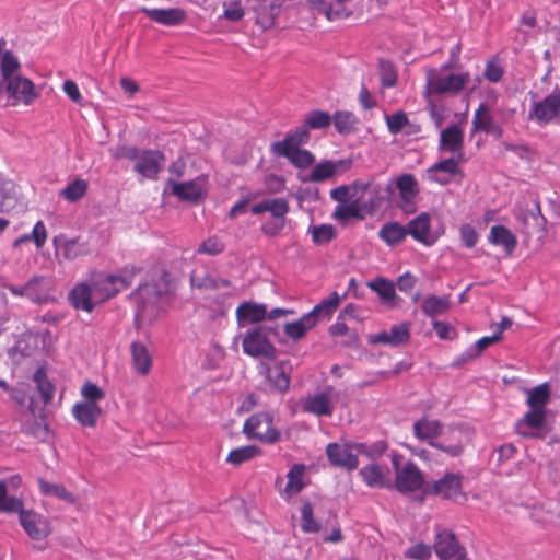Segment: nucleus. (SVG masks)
Masks as SVG:
<instances>
[{"instance_id": "nucleus-1", "label": "nucleus", "mask_w": 560, "mask_h": 560, "mask_svg": "<svg viewBox=\"0 0 560 560\" xmlns=\"http://www.w3.org/2000/svg\"><path fill=\"white\" fill-rule=\"evenodd\" d=\"M7 40L0 38V94L7 92L12 106H30L39 96L32 80L19 73L21 63L11 50H4Z\"/></svg>"}, {"instance_id": "nucleus-2", "label": "nucleus", "mask_w": 560, "mask_h": 560, "mask_svg": "<svg viewBox=\"0 0 560 560\" xmlns=\"http://www.w3.org/2000/svg\"><path fill=\"white\" fill-rule=\"evenodd\" d=\"M444 424L427 416L413 422V435L421 442L445 453L450 457H458L464 452V433L460 429L450 427L444 434L443 441L436 439L443 434Z\"/></svg>"}, {"instance_id": "nucleus-3", "label": "nucleus", "mask_w": 560, "mask_h": 560, "mask_svg": "<svg viewBox=\"0 0 560 560\" xmlns=\"http://www.w3.org/2000/svg\"><path fill=\"white\" fill-rule=\"evenodd\" d=\"M0 513H18L20 525L33 540H43L52 532L48 517L32 509H24L22 498L8 494V486L4 481H0Z\"/></svg>"}, {"instance_id": "nucleus-4", "label": "nucleus", "mask_w": 560, "mask_h": 560, "mask_svg": "<svg viewBox=\"0 0 560 560\" xmlns=\"http://www.w3.org/2000/svg\"><path fill=\"white\" fill-rule=\"evenodd\" d=\"M401 456L394 454L392 465L395 471V480L392 481V489L400 493H412L422 489L424 476L418 465L408 460L402 466L399 465Z\"/></svg>"}, {"instance_id": "nucleus-5", "label": "nucleus", "mask_w": 560, "mask_h": 560, "mask_svg": "<svg viewBox=\"0 0 560 560\" xmlns=\"http://www.w3.org/2000/svg\"><path fill=\"white\" fill-rule=\"evenodd\" d=\"M137 271L139 270L135 267L131 269L126 268L120 275H109L93 281L95 302L102 303L129 288L133 282Z\"/></svg>"}, {"instance_id": "nucleus-6", "label": "nucleus", "mask_w": 560, "mask_h": 560, "mask_svg": "<svg viewBox=\"0 0 560 560\" xmlns=\"http://www.w3.org/2000/svg\"><path fill=\"white\" fill-rule=\"evenodd\" d=\"M244 433L249 439H256L265 444H275L281 438L280 431L273 427V417L268 412L250 416L244 423Z\"/></svg>"}, {"instance_id": "nucleus-7", "label": "nucleus", "mask_w": 560, "mask_h": 560, "mask_svg": "<svg viewBox=\"0 0 560 560\" xmlns=\"http://www.w3.org/2000/svg\"><path fill=\"white\" fill-rule=\"evenodd\" d=\"M468 81V73L442 75L438 70L432 69L427 74L425 91L428 94H456L464 89Z\"/></svg>"}, {"instance_id": "nucleus-8", "label": "nucleus", "mask_w": 560, "mask_h": 560, "mask_svg": "<svg viewBox=\"0 0 560 560\" xmlns=\"http://www.w3.org/2000/svg\"><path fill=\"white\" fill-rule=\"evenodd\" d=\"M245 354L253 358H266L273 360L277 357V349L260 328L246 331L242 341Z\"/></svg>"}, {"instance_id": "nucleus-9", "label": "nucleus", "mask_w": 560, "mask_h": 560, "mask_svg": "<svg viewBox=\"0 0 560 560\" xmlns=\"http://www.w3.org/2000/svg\"><path fill=\"white\" fill-rule=\"evenodd\" d=\"M334 387L327 386L324 390L310 394L300 401L301 409L305 413L316 417H331L334 413Z\"/></svg>"}, {"instance_id": "nucleus-10", "label": "nucleus", "mask_w": 560, "mask_h": 560, "mask_svg": "<svg viewBox=\"0 0 560 560\" xmlns=\"http://www.w3.org/2000/svg\"><path fill=\"white\" fill-rule=\"evenodd\" d=\"M560 117V91H553L544 100L535 102L528 113V119L539 126H546Z\"/></svg>"}, {"instance_id": "nucleus-11", "label": "nucleus", "mask_w": 560, "mask_h": 560, "mask_svg": "<svg viewBox=\"0 0 560 560\" xmlns=\"http://www.w3.org/2000/svg\"><path fill=\"white\" fill-rule=\"evenodd\" d=\"M463 477L460 474L448 472L434 481L429 487V493L440 497L443 500L457 502L459 499L466 500L463 491Z\"/></svg>"}, {"instance_id": "nucleus-12", "label": "nucleus", "mask_w": 560, "mask_h": 560, "mask_svg": "<svg viewBox=\"0 0 560 560\" xmlns=\"http://www.w3.org/2000/svg\"><path fill=\"white\" fill-rule=\"evenodd\" d=\"M433 548L435 555L441 560H448L452 558L462 559L465 556V550L459 545L455 534L452 530L440 526L435 528Z\"/></svg>"}, {"instance_id": "nucleus-13", "label": "nucleus", "mask_w": 560, "mask_h": 560, "mask_svg": "<svg viewBox=\"0 0 560 560\" xmlns=\"http://www.w3.org/2000/svg\"><path fill=\"white\" fill-rule=\"evenodd\" d=\"M165 155L159 150H141L133 165V171L148 179H156L163 168Z\"/></svg>"}, {"instance_id": "nucleus-14", "label": "nucleus", "mask_w": 560, "mask_h": 560, "mask_svg": "<svg viewBox=\"0 0 560 560\" xmlns=\"http://www.w3.org/2000/svg\"><path fill=\"white\" fill-rule=\"evenodd\" d=\"M396 187L399 192V207L405 213H413L417 210L415 202L419 194V184L412 174H402L396 179Z\"/></svg>"}, {"instance_id": "nucleus-15", "label": "nucleus", "mask_w": 560, "mask_h": 560, "mask_svg": "<svg viewBox=\"0 0 560 560\" xmlns=\"http://www.w3.org/2000/svg\"><path fill=\"white\" fill-rule=\"evenodd\" d=\"M170 291V273L161 271L159 279L155 283L141 284L138 287L135 298L138 303H141V307L144 308L147 302L155 303L162 295L167 294Z\"/></svg>"}, {"instance_id": "nucleus-16", "label": "nucleus", "mask_w": 560, "mask_h": 560, "mask_svg": "<svg viewBox=\"0 0 560 560\" xmlns=\"http://www.w3.org/2000/svg\"><path fill=\"white\" fill-rule=\"evenodd\" d=\"M259 370L275 390L285 393L289 389L291 378L285 362H278L272 365L261 362Z\"/></svg>"}, {"instance_id": "nucleus-17", "label": "nucleus", "mask_w": 560, "mask_h": 560, "mask_svg": "<svg viewBox=\"0 0 560 560\" xmlns=\"http://www.w3.org/2000/svg\"><path fill=\"white\" fill-rule=\"evenodd\" d=\"M410 338V325L408 323H401L394 325L389 331L383 330L381 332L370 335L369 342L371 345H389L397 347L408 342Z\"/></svg>"}, {"instance_id": "nucleus-18", "label": "nucleus", "mask_w": 560, "mask_h": 560, "mask_svg": "<svg viewBox=\"0 0 560 560\" xmlns=\"http://www.w3.org/2000/svg\"><path fill=\"white\" fill-rule=\"evenodd\" d=\"M366 487L372 489H392V479L388 477L387 468L377 464L370 463L359 470Z\"/></svg>"}, {"instance_id": "nucleus-19", "label": "nucleus", "mask_w": 560, "mask_h": 560, "mask_svg": "<svg viewBox=\"0 0 560 560\" xmlns=\"http://www.w3.org/2000/svg\"><path fill=\"white\" fill-rule=\"evenodd\" d=\"M326 454L334 466L353 470L359 465V458L352 452V447L350 445L329 443L326 447Z\"/></svg>"}, {"instance_id": "nucleus-20", "label": "nucleus", "mask_w": 560, "mask_h": 560, "mask_svg": "<svg viewBox=\"0 0 560 560\" xmlns=\"http://www.w3.org/2000/svg\"><path fill=\"white\" fill-rule=\"evenodd\" d=\"M141 12L151 21L164 26H177L183 24L187 19V12L182 8L150 9L143 7L141 8Z\"/></svg>"}, {"instance_id": "nucleus-21", "label": "nucleus", "mask_w": 560, "mask_h": 560, "mask_svg": "<svg viewBox=\"0 0 560 560\" xmlns=\"http://www.w3.org/2000/svg\"><path fill=\"white\" fill-rule=\"evenodd\" d=\"M406 230L408 235L423 245L431 246L435 242V238L431 236V217L427 212H422L412 219Z\"/></svg>"}, {"instance_id": "nucleus-22", "label": "nucleus", "mask_w": 560, "mask_h": 560, "mask_svg": "<svg viewBox=\"0 0 560 560\" xmlns=\"http://www.w3.org/2000/svg\"><path fill=\"white\" fill-rule=\"evenodd\" d=\"M428 174L431 182L446 185L451 183L452 177L462 174V170L458 161L451 158L433 164L428 170Z\"/></svg>"}, {"instance_id": "nucleus-23", "label": "nucleus", "mask_w": 560, "mask_h": 560, "mask_svg": "<svg viewBox=\"0 0 560 560\" xmlns=\"http://www.w3.org/2000/svg\"><path fill=\"white\" fill-rule=\"evenodd\" d=\"M174 196L183 201L198 202L203 194V187L199 179L188 182L168 180Z\"/></svg>"}, {"instance_id": "nucleus-24", "label": "nucleus", "mask_w": 560, "mask_h": 560, "mask_svg": "<svg viewBox=\"0 0 560 560\" xmlns=\"http://www.w3.org/2000/svg\"><path fill=\"white\" fill-rule=\"evenodd\" d=\"M276 156H282L298 168H307L315 162L313 153L306 149L299 148H279L270 149Z\"/></svg>"}, {"instance_id": "nucleus-25", "label": "nucleus", "mask_w": 560, "mask_h": 560, "mask_svg": "<svg viewBox=\"0 0 560 560\" xmlns=\"http://www.w3.org/2000/svg\"><path fill=\"white\" fill-rule=\"evenodd\" d=\"M72 413L80 424L93 428L102 415V409L98 404L93 401H80L73 406Z\"/></svg>"}, {"instance_id": "nucleus-26", "label": "nucleus", "mask_w": 560, "mask_h": 560, "mask_svg": "<svg viewBox=\"0 0 560 560\" xmlns=\"http://www.w3.org/2000/svg\"><path fill=\"white\" fill-rule=\"evenodd\" d=\"M70 301L71 304L84 312H92L94 308V304H96L94 300V285H89L86 283L77 284L70 292Z\"/></svg>"}, {"instance_id": "nucleus-27", "label": "nucleus", "mask_w": 560, "mask_h": 560, "mask_svg": "<svg viewBox=\"0 0 560 560\" xmlns=\"http://www.w3.org/2000/svg\"><path fill=\"white\" fill-rule=\"evenodd\" d=\"M26 289L31 301L43 304L50 298L51 281L44 276H34L26 282Z\"/></svg>"}, {"instance_id": "nucleus-28", "label": "nucleus", "mask_w": 560, "mask_h": 560, "mask_svg": "<svg viewBox=\"0 0 560 560\" xmlns=\"http://www.w3.org/2000/svg\"><path fill=\"white\" fill-rule=\"evenodd\" d=\"M464 147V133L458 125L454 124L441 131L440 149L456 153L460 152Z\"/></svg>"}, {"instance_id": "nucleus-29", "label": "nucleus", "mask_w": 560, "mask_h": 560, "mask_svg": "<svg viewBox=\"0 0 560 560\" xmlns=\"http://www.w3.org/2000/svg\"><path fill=\"white\" fill-rule=\"evenodd\" d=\"M57 248L66 260H74L90 253L89 244L80 237L60 238Z\"/></svg>"}, {"instance_id": "nucleus-30", "label": "nucleus", "mask_w": 560, "mask_h": 560, "mask_svg": "<svg viewBox=\"0 0 560 560\" xmlns=\"http://www.w3.org/2000/svg\"><path fill=\"white\" fill-rule=\"evenodd\" d=\"M546 410L538 408H529L524 417L517 422V432L524 436H532L529 430H537L542 428L546 421Z\"/></svg>"}, {"instance_id": "nucleus-31", "label": "nucleus", "mask_w": 560, "mask_h": 560, "mask_svg": "<svg viewBox=\"0 0 560 560\" xmlns=\"http://www.w3.org/2000/svg\"><path fill=\"white\" fill-rule=\"evenodd\" d=\"M488 240L493 245L502 246L508 255H512L517 245L516 236L504 225H493Z\"/></svg>"}, {"instance_id": "nucleus-32", "label": "nucleus", "mask_w": 560, "mask_h": 560, "mask_svg": "<svg viewBox=\"0 0 560 560\" xmlns=\"http://www.w3.org/2000/svg\"><path fill=\"white\" fill-rule=\"evenodd\" d=\"M132 365L140 375H148L152 369V357L148 348L141 342H132L131 347Z\"/></svg>"}, {"instance_id": "nucleus-33", "label": "nucleus", "mask_w": 560, "mask_h": 560, "mask_svg": "<svg viewBox=\"0 0 560 560\" xmlns=\"http://www.w3.org/2000/svg\"><path fill=\"white\" fill-rule=\"evenodd\" d=\"M305 466L302 464L294 465L288 471V482L283 491L281 492V497L285 500H290L292 497L300 493L304 488L303 477H304Z\"/></svg>"}, {"instance_id": "nucleus-34", "label": "nucleus", "mask_w": 560, "mask_h": 560, "mask_svg": "<svg viewBox=\"0 0 560 560\" xmlns=\"http://www.w3.org/2000/svg\"><path fill=\"white\" fill-rule=\"evenodd\" d=\"M237 319L248 323H259L267 316V307L264 304L244 302L236 308Z\"/></svg>"}, {"instance_id": "nucleus-35", "label": "nucleus", "mask_w": 560, "mask_h": 560, "mask_svg": "<svg viewBox=\"0 0 560 560\" xmlns=\"http://www.w3.org/2000/svg\"><path fill=\"white\" fill-rule=\"evenodd\" d=\"M340 301V295L335 291L328 298L323 299L317 305H315L307 315L311 316V319H313L316 325L320 316L330 317L338 308Z\"/></svg>"}, {"instance_id": "nucleus-36", "label": "nucleus", "mask_w": 560, "mask_h": 560, "mask_svg": "<svg viewBox=\"0 0 560 560\" xmlns=\"http://www.w3.org/2000/svg\"><path fill=\"white\" fill-rule=\"evenodd\" d=\"M407 235L408 231L398 222L386 223L378 231V237L389 246L401 243Z\"/></svg>"}, {"instance_id": "nucleus-37", "label": "nucleus", "mask_w": 560, "mask_h": 560, "mask_svg": "<svg viewBox=\"0 0 560 560\" xmlns=\"http://www.w3.org/2000/svg\"><path fill=\"white\" fill-rule=\"evenodd\" d=\"M310 129L304 124L296 128L294 131L287 133L283 140L273 142L270 149L279 148H299L310 141Z\"/></svg>"}, {"instance_id": "nucleus-38", "label": "nucleus", "mask_w": 560, "mask_h": 560, "mask_svg": "<svg viewBox=\"0 0 560 560\" xmlns=\"http://www.w3.org/2000/svg\"><path fill=\"white\" fill-rule=\"evenodd\" d=\"M526 404L529 408L546 410V406L550 400V387L548 383H542L530 389H526Z\"/></svg>"}, {"instance_id": "nucleus-39", "label": "nucleus", "mask_w": 560, "mask_h": 560, "mask_svg": "<svg viewBox=\"0 0 560 560\" xmlns=\"http://www.w3.org/2000/svg\"><path fill=\"white\" fill-rule=\"evenodd\" d=\"M450 306L447 296L429 295L423 300L421 310L428 317H435L446 313Z\"/></svg>"}, {"instance_id": "nucleus-40", "label": "nucleus", "mask_w": 560, "mask_h": 560, "mask_svg": "<svg viewBox=\"0 0 560 560\" xmlns=\"http://www.w3.org/2000/svg\"><path fill=\"white\" fill-rule=\"evenodd\" d=\"M315 326V322L311 319V316L304 314L300 319L285 324L284 332L289 338L293 340H299L303 338L305 334Z\"/></svg>"}, {"instance_id": "nucleus-41", "label": "nucleus", "mask_w": 560, "mask_h": 560, "mask_svg": "<svg viewBox=\"0 0 560 560\" xmlns=\"http://www.w3.org/2000/svg\"><path fill=\"white\" fill-rule=\"evenodd\" d=\"M261 455V450L255 445H246L232 450L226 462L233 466H240Z\"/></svg>"}, {"instance_id": "nucleus-42", "label": "nucleus", "mask_w": 560, "mask_h": 560, "mask_svg": "<svg viewBox=\"0 0 560 560\" xmlns=\"http://www.w3.org/2000/svg\"><path fill=\"white\" fill-rule=\"evenodd\" d=\"M33 381L36 384V388L40 394V398L45 405L49 404L55 395V386L48 380L46 372L43 368L36 370L33 375Z\"/></svg>"}, {"instance_id": "nucleus-43", "label": "nucleus", "mask_w": 560, "mask_h": 560, "mask_svg": "<svg viewBox=\"0 0 560 560\" xmlns=\"http://www.w3.org/2000/svg\"><path fill=\"white\" fill-rule=\"evenodd\" d=\"M42 494L54 497L68 503H74V497L61 483L48 482L44 479L38 480Z\"/></svg>"}, {"instance_id": "nucleus-44", "label": "nucleus", "mask_w": 560, "mask_h": 560, "mask_svg": "<svg viewBox=\"0 0 560 560\" xmlns=\"http://www.w3.org/2000/svg\"><path fill=\"white\" fill-rule=\"evenodd\" d=\"M340 164L341 161H324L316 164L310 174V180L314 183H320L331 178L336 174Z\"/></svg>"}, {"instance_id": "nucleus-45", "label": "nucleus", "mask_w": 560, "mask_h": 560, "mask_svg": "<svg viewBox=\"0 0 560 560\" xmlns=\"http://www.w3.org/2000/svg\"><path fill=\"white\" fill-rule=\"evenodd\" d=\"M331 121L339 133L348 135L354 131L358 119L352 112L339 110L331 117Z\"/></svg>"}, {"instance_id": "nucleus-46", "label": "nucleus", "mask_w": 560, "mask_h": 560, "mask_svg": "<svg viewBox=\"0 0 560 560\" xmlns=\"http://www.w3.org/2000/svg\"><path fill=\"white\" fill-rule=\"evenodd\" d=\"M369 186L370 184L359 182H354L351 186L341 185L330 190V197L339 205L349 203V200L355 196V192L351 194V190H366Z\"/></svg>"}, {"instance_id": "nucleus-47", "label": "nucleus", "mask_w": 560, "mask_h": 560, "mask_svg": "<svg viewBox=\"0 0 560 560\" xmlns=\"http://www.w3.org/2000/svg\"><path fill=\"white\" fill-rule=\"evenodd\" d=\"M472 130L485 131L489 133L493 125V118L490 114L488 106L481 103L476 109L472 118Z\"/></svg>"}, {"instance_id": "nucleus-48", "label": "nucleus", "mask_w": 560, "mask_h": 560, "mask_svg": "<svg viewBox=\"0 0 560 560\" xmlns=\"http://www.w3.org/2000/svg\"><path fill=\"white\" fill-rule=\"evenodd\" d=\"M86 190L88 183L82 178H75L60 191V196L67 201L74 202L81 199Z\"/></svg>"}, {"instance_id": "nucleus-49", "label": "nucleus", "mask_w": 560, "mask_h": 560, "mask_svg": "<svg viewBox=\"0 0 560 560\" xmlns=\"http://www.w3.org/2000/svg\"><path fill=\"white\" fill-rule=\"evenodd\" d=\"M332 218L340 222H347L351 218L362 219L361 209L358 200L349 203L338 205L335 209Z\"/></svg>"}, {"instance_id": "nucleus-50", "label": "nucleus", "mask_w": 560, "mask_h": 560, "mask_svg": "<svg viewBox=\"0 0 560 560\" xmlns=\"http://www.w3.org/2000/svg\"><path fill=\"white\" fill-rule=\"evenodd\" d=\"M301 528L304 533H318L320 524L314 518L313 506L308 501H303L301 509Z\"/></svg>"}, {"instance_id": "nucleus-51", "label": "nucleus", "mask_w": 560, "mask_h": 560, "mask_svg": "<svg viewBox=\"0 0 560 560\" xmlns=\"http://www.w3.org/2000/svg\"><path fill=\"white\" fill-rule=\"evenodd\" d=\"M311 4L314 10L324 14L328 21H335L349 15L343 8L335 10L326 0H311Z\"/></svg>"}, {"instance_id": "nucleus-52", "label": "nucleus", "mask_w": 560, "mask_h": 560, "mask_svg": "<svg viewBox=\"0 0 560 560\" xmlns=\"http://www.w3.org/2000/svg\"><path fill=\"white\" fill-rule=\"evenodd\" d=\"M369 287L376 292L384 302H390L396 296L393 282L384 278H377L374 281H371Z\"/></svg>"}, {"instance_id": "nucleus-53", "label": "nucleus", "mask_w": 560, "mask_h": 560, "mask_svg": "<svg viewBox=\"0 0 560 560\" xmlns=\"http://www.w3.org/2000/svg\"><path fill=\"white\" fill-rule=\"evenodd\" d=\"M312 241L316 245L328 244L336 237V229L331 224H320L311 230Z\"/></svg>"}, {"instance_id": "nucleus-54", "label": "nucleus", "mask_w": 560, "mask_h": 560, "mask_svg": "<svg viewBox=\"0 0 560 560\" xmlns=\"http://www.w3.org/2000/svg\"><path fill=\"white\" fill-rule=\"evenodd\" d=\"M304 124L308 129H323L331 124V116L328 112L312 110L305 118Z\"/></svg>"}, {"instance_id": "nucleus-55", "label": "nucleus", "mask_w": 560, "mask_h": 560, "mask_svg": "<svg viewBox=\"0 0 560 560\" xmlns=\"http://www.w3.org/2000/svg\"><path fill=\"white\" fill-rule=\"evenodd\" d=\"M378 72L383 88H393L397 83V72L393 62L388 60H380Z\"/></svg>"}, {"instance_id": "nucleus-56", "label": "nucleus", "mask_w": 560, "mask_h": 560, "mask_svg": "<svg viewBox=\"0 0 560 560\" xmlns=\"http://www.w3.org/2000/svg\"><path fill=\"white\" fill-rule=\"evenodd\" d=\"M223 18L231 22H238L245 15V10L242 5L241 0H233L230 2H223Z\"/></svg>"}, {"instance_id": "nucleus-57", "label": "nucleus", "mask_w": 560, "mask_h": 560, "mask_svg": "<svg viewBox=\"0 0 560 560\" xmlns=\"http://www.w3.org/2000/svg\"><path fill=\"white\" fill-rule=\"evenodd\" d=\"M386 124L392 135H397L409 124L406 113L399 110L392 115L386 116Z\"/></svg>"}, {"instance_id": "nucleus-58", "label": "nucleus", "mask_w": 560, "mask_h": 560, "mask_svg": "<svg viewBox=\"0 0 560 560\" xmlns=\"http://www.w3.org/2000/svg\"><path fill=\"white\" fill-rule=\"evenodd\" d=\"M279 7L275 4L262 5L260 12L256 18V24L260 25L264 30L271 28L276 21V10Z\"/></svg>"}, {"instance_id": "nucleus-59", "label": "nucleus", "mask_w": 560, "mask_h": 560, "mask_svg": "<svg viewBox=\"0 0 560 560\" xmlns=\"http://www.w3.org/2000/svg\"><path fill=\"white\" fill-rule=\"evenodd\" d=\"M432 556V547L423 542L410 546L405 551V558L413 560H429Z\"/></svg>"}, {"instance_id": "nucleus-60", "label": "nucleus", "mask_w": 560, "mask_h": 560, "mask_svg": "<svg viewBox=\"0 0 560 560\" xmlns=\"http://www.w3.org/2000/svg\"><path fill=\"white\" fill-rule=\"evenodd\" d=\"M290 210V206L284 198L270 199L268 212L275 218V220L285 221V215Z\"/></svg>"}, {"instance_id": "nucleus-61", "label": "nucleus", "mask_w": 560, "mask_h": 560, "mask_svg": "<svg viewBox=\"0 0 560 560\" xmlns=\"http://www.w3.org/2000/svg\"><path fill=\"white\" fill-rule=\"evenodd\" d=\"M224 250V244L217 236H210L205 240L198 247L199 254L215 256Z\"/></svg>"}, {"instance_id": "nucleus-62", "label": "nucleus", "mask_w": 560, "mask_h": 560, "mask_svg": "<svg viewBox=\"0 0 560 560\" xmlns=\"http://www.w3.org/2000/svg\"><path fill=\"white\" fill-rule=\"evenodd\" d=\"M81 395L85 399L84 401H93L94 404H98L105 397L104 390L90 381L81 387Z\"/></svg>"}, {"instance_id": "nucleus-63", "label": "nucleus", "mask_w": 560, "mask_h": 560, "mask_svg": "<svg viewBox=\"0 0 560 560\" xmlns=\"http://www.w3.org/2000/svg\"><path fill=\"white\" fill-rule=\"evenodd\" d=\"M140 151L141 150L135 145L119 144L115 148L113 158L116 160H129L136 162Z\"/></svg>"}, {"instance_id": "nucleus-64", "label": "nucleus", "mask_w": 560, "mask_h": 560, "mask_svg": "<svg viewBox=\"0 0 560 560\" xmlns=\"http://www.w3.org/2000/svg\"><path fill=\"white\" fill-rule=\"evenodd\" d=\"M483 74L488 81L495 83L502 79L503 68L498 61L491 60L487 62Z\"/></svg>"}]
</instances>
